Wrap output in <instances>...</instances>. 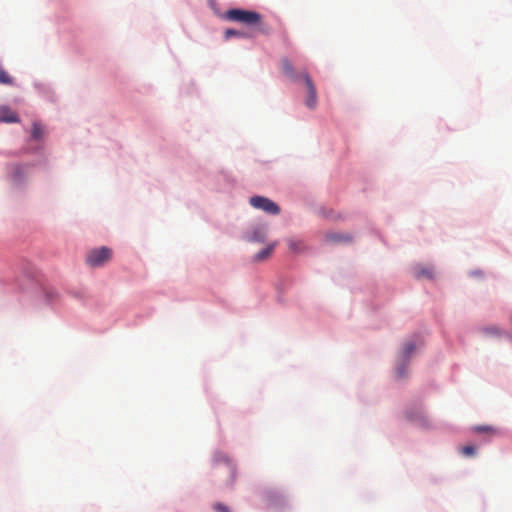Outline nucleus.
<instances>
[{
	"mask_svg": "<svg viewBox=\"0 0 512 512\" xmlns=\"http://www.w3.org/2000/svg\"><path fill=\"white\" fill-rule=\"evenodd\" d=\"M226 18L230 21L257 27L259 32L267 33L268 29L262 23V15L249 10L230 9L226 12Z\"/></svg>",
	"mask_w": 512,
	"mask_h": 512,
	"instance_id": "1",
	"label": "nucleus"
},
{
	"mask_svg": "<svg viewBox=\"0 0 512 512\" xmlns=\"http://www.w3.org/2000/svg\"><path fill=\"white\" fill-rule=\"evenodd\" d=\"M112 251L107 247H101L91 250L87 255V263L92 267L104 265L111 259Z\"/></svg>",
	"mask_w": 512,
	"mask_h": 512,
	"instance_id": "2",
	"label": "nucleus"
},
{
	"mask_svg": "<svg viewBox=\"0 0 512 512\" xmlns=\"http://www.w3.org/2000/svg\"><path fill=\"white\" fill-rule=\"evenodd\" d=\"M249 202L254 208L261 209L272 215H277L280 212L279 206L266 197L254 196L250 198Z\"/></svg>",
	"mask_w": 512,
	"mask_h": 512,
	"instance_id": "3",
	"label": "nucleus"
},
{
	"mask_svg": "<svg viewBox=\"0 0 512 512\" xmlns=\"http://www.w3.org/2000/svg\"><path fill=\"white\" fill-rule=\"evenodd\" d=\"M301 78L304 80L307 89L305 104L309 109H315L318 103L316 87L306 72L301 73Z\"/></svg>",
	"mask_w": 512,
	"mask_h": 512,
	"instance_id": "4",
	"label": "nucleus"
},
{
	"mask_svg": "<svg viewBox=\"0 0 512 512\" xmlns=\"http://www.w3.org/2000/svg\"><path fill=\"white\" fill-rule=\"evenodd\" d=\"M416 349V344L414 342H407L400 355L401 363L396 368L397 376L402 378L405 376L404 365L408 361L409 357L412 355L414 350Z\"/></svg>",
	"mask_w": 512,
	"mask_h": 512,
	"instance_id": "5",
	"label": "nucleus"
},
{
	"mask_svg": "<svg viewBox=\"0 0 512 512\" xmlns=\"http://www.w3.org/2000/svg\"><path fill=\"white\" fill-rule=\"evenodd\" d=\"M0 122L17 123L19 122L18 114L8 106H0Z\"/></svg>",
	"mask_w": 512,
	"mask_h": 512,
	"instance_id": "6",
	"label": "nucleus"
},
{
	"mask_svg": "<svg viewBox=\"0 0 512 512\" xmlns=\"http://www.w3.org/2000/svg\"><path fill=\"white\" fill-rule=\"evenodd\" d=\"M472 431L476 434H485L489 438L498 434V430L490 425H477L472 428Z\"/></svg>",
	"mask_w": 512,
	"mask_h": 512,
	"instance_id": "7",
	"label": "nucleus"
},
{
	"mask_svg": "<svg viewBox=\"0 0 512 512\" xmlns=\"http://www.w3.org/2000/svg\"><path fill=\"white\" fill-rule=\"evenodd\" d=\"M282 70L292 81H297L301 77V74L299 76L295 74L293 65L288 59L282 60Z\"/></svg>",
	"mask_w": 512,
	"mask_h": 512,
	"instance_id": "8",
	"label": "nucleus"
},
{
	"mask_svg": "<svg viewBox=\"0 0 512 512\" xmlns=\"http://www.w3.org/2000/svg\"><path fill=\"white\" fill-rule=\"evenodd\" d=\"M327 240L333 243L350 242L351 237L344 234L331 233L327 235Z\"/></svg>",
	"mask_w": 512,
	"mask_h": 512,
	"instance_id": "9",
	"label": "nucleus"
},
{
	"mask_svg": "<svg viewBox=\"0 0 512 512\" xmlns=\"http://www.w3.org/2000/svg\"><path fill=\"white\" fill-rule=\"evenodd\" d=\"M481 332L488 337H500L503 332L497 326H488L481 329Z\"/></svg>",
	"mask_w": 512,
	"mask_h": 512,
	"instance_id": "10",
	"label": "nucleus"
},
{
	"mask_svg": "<svg viewBox=\"0 0 512 512\" xmlns=\"http://www.w3.org/2000/svg\"><path fill=\"white\" fill-rule=\"evenodd\" d=\"M275 243L269 245L268 247L262 249L260 252H258L256 255H255V259L258 260V261H262V260H265L267 259L268 257L271 256L274 248H275Z\"/></svg>",
	"mask_w": 512,
	"mask_h": 512,
	"instance_id": "11",
	"label": "nucleus"
},
{
	"mask_svg": "<svg viewBox=\"0 0 512 512\" xmlns=\"http://www.w3.org/2000/svg\"><path fill=\"white\" fill-rule=\"evenodd\" d=\"M288 246L291 252L299 253L304 249V243L299 239H289Z\"/></svg>",
	"mask_w": 512,
	"mask_h": 512,
	"instance_id": "12",
	"label": "nucleus"
},
{
	"mask_svg": "<svg viewBox=\"0 0 512 512\" xmlns=\"http://www.w3.org/2000/svg\"><path fill=\"white\" fill-rule=\"evenodd\" d=\"M415 277L417 278H432L433 277V269L430 267H420L415 269Z\"/></svg>",
	"mask_w": 512,
	"mask_h": 512,
	"instance_id": "13",
	"label": "nucleus"
},
{
	"mask_svg": "<svg viewBox=\"0 0 512 512\" xmlns=\"http://www.w3.org/2000/svg\"><path fill=\"white\" fill-rule=\"evenodd\" d=\"M44 136V129L42 125L38 122H34L32 125V138L35 140H40Z\"/></svg>",
	"mask_w": 512,
	"mask_h": 512,
	"instance_id": "14",
	"label": "nucleus"
},
{
	"mask_svg": "<svg viewBox=\"0 0 512 512\" xmlns=\"http://www.w3.org/2000/svg\"><path fill=\"white\" fill-rule=\"evenodd\" d=\"M247 34L245 32L234 30V29H227L225 31V37L228 39L230 37H245Z\"/></svg>",
	"mask_w": 512,
	"mask_h": 512,
	"instance_id": "15",
	"label": "nucleus"
},
{
	"mask_svg": "<svg viewBox=\"0 0 512 512\" xmlns=\"http://www.w3.org/2000/svg\"><path fill=\"white\" fill-rule=\"evenodd\" d=\"M12 78L9 76V74L2 68H0V83L1 84H12Z\"/></svg>",
	"mask_w": 512,
	"mask_h": 512,
	"instance_id": "16",
	"label": "nucleus"
},
{
	"mask_svg": "<svg viewBox=\"0 0 512 512\" xmlns=\"http://www.w3.org/2000/svg\"><path fill=\"white\" fill-rule=\"evenodd\" d=\"M476 452V448L472 445L463 446L461 448V453L465 456H473Z\"/></svg>",
	"mask_w": 512,
	"mask_h": 512,
	"instance_id": "17",
	"label": "nucleus"
},
{
	"mask_svg": "<svg viewBox=\"0 0 512 512\" xmlns=\"http://www.w3.org/2000/svg\"><path fill=\"white\" fill-rule=\"evenodd\" d=\"M265 239V233L263 231H255L251 237L252 241L263 242Z\"/></svg>",
	"mask_w": 512,
	"mask_h": 512,
	"instance_id": "18",
	"label": "nucleus"
},
{
	"mask_svg": "<svg viewBox=\"0 0 512 512\" xmlns=\"http://www.w3.org/2000/svg\"><path fill=\"white\" fill-rule=\"evenodd\" d=\"M214 509L217 511V512H229V508L222 504V503H217L214 505Z\"/></svg>",
	"mask_w": 512,
	"mask_h": 512,
	"instance_id": "19",
	"label": "nucleus"
}]
</instances>
